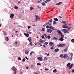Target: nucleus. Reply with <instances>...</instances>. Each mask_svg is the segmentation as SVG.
Returning a JSON list of instances; mask_svg holds the SVG:
<instances>
[{"label": "nucleus", "instance_id": "f257e3e1", "mask_svg": "<svg viewBox=\"0 0 74 74\" xmlns=\"http://www.w3.org/2000/svg\"><path fill=\"white\" fill-rule=\"evenodd\" d=\"M70 30V29L69 28L68 29H63L62 30V31L64 32V33H66V32H67L69 30Z\"/></svg>", "mask_w": 74, "mask_h": 74}, {"label": "nucleus", "instance_id": "f03ea898", "mask_svg": "<svg viewBox=\"0 0 74 74\" xmlns=\"http://www.w3.org/2000/svg\"><path fill=\"white\" fill-rule=\"evenodd\" d=\"M57 32L59 35H60L61 37H62V32H61V31L60 30H57Z\"/></svg>", "mask_w": 74, "mask_h": 74}, {"label": "nucleus", "instance_id": "7ed1b4c3", "mask_svg": "<svg viewBox=\"0 0 74 74\" xmlns=\"http://www.w3.org/2000/svg\"><path fill=\"white\" fill-rule=\"evenodd\" d=\"M57 46L58 47H64V46H65V44H58Z\"/></svg>", "mask_w": 74, "mask_h": 74}, {"label": "nucleus", "instance_id": "20e7f679", "mask_svg": "<svg viewBox=\"0 0 74 74\" xmlns=\"http://www.w3.org/2000/svg\"><path fill=\"white\" fill-rule=\"evenodd\" d=\"M35 17H36V19H35L36 21H37L40 20V17L39 16H38L36 15Z\"/></svg>", "mask_w": 74, "mask_h": 74}, {"label": "nucleus", "instance_id": "39448f33", "mask_svg": "<svg viewBox=\"0 0 74 74\" xmlns=\"http://www.w3.org/2000/svg\"><path fill=\"white\" fill-rule=\"evenodd\" d=\"M49 45L50 46H51V47H54L55 45L52 42H50L49 43Z\"/></svg>", "mask_w": 74, "mask_h": 74}, {"label": "nucleus", "instance_id": "423d86ee", "mask_svg": "<svg viewBox=\"0 0 74 74\" xmlns=\"http://www.w3.org/2000/svg\"><path fill=\"white\" fill-rule=\"evenodd\" d=\"M62 23H63L65 25H67L68 24V23L66 21H62Z\"/></svg>", "mask_w": 74, "mask_h": 74}, {"label": "nucleus", "instance_id": "0eeeda50", "mask_svg": "<svg viewBox=\"0 0 74 74\" xmlns=\"http://www.w3.org/2000/svg\"><path fill=\"white\" fill-rule=\"evenodd\" d=\"M37 59L38 60H40V61H42V58L41 57H38Z\"/></svg>", "mask_w": 74, "mask_h": 74}, {"label": "nucleus", "instance_id": "6e6552de", "mask_svg": "<svg viewBox=\"0 0 74 74\" xmlns=\"http://www.w3.org/2000/svg\"><path fill=\"white\" fill-rule=\"evenodd\" d=\"M47 31L48 33H51L52 32V30L50 29H48L47 30Z\"/></svg>", "mask_w": 74, "mask_h": 74}, {"label": "nucleus", "instance_id": "1a4fd4ad", "mask_svg": "<svg viewBox=\"0 0 74 74\" xmlns=\"http://www.w3.org/2000/svg\"><path fill=\"white\" fill-rule=\"evenodd\" d=\"M45 41V40H43L41 39L39 40L40 42H41V43H43V42H44Z\"/></svg>", "mask_w": 74, "mask_h": 74}, {"label": "nucleus", "instance_id": "9d476101", "mask_svg": "<svg viewBox=\"0 0 74 74\" xmlns=\"http://www.w3.org/2000/svg\"><path fill=\"white\" fill-rule=\"evenodd\" d=\"M46 25H47V26H51V25H52V24H50L49 23V22L48 23H46Z\"/></svg>", "mask_w": 74, "mask_h": 74}, {"label": "nucleus", "instance_id": "9b49d317", "mask_svg": "<svg viewBox=\"0 0 74 74\" xmlns=\"http://www.w3.org/2000/svg\"><path fill=\"white\" fill-rule=\"evenodd\" d=\"M67 55L65 54L64 55V56H63V58H64V59H66V58H67Z\"/></svg>", "mask_w": 74, "mask_h": 74}, {"label": "nucleus", "instance_id": "f8f14e48", "mask_svg": "<svg viewBox=\"0 0 74 74\" xmlns=\"http://www.w3.org/2000/svg\"><path fill=\"white\" fill-rule=\"evenodd\" d=\"M12 70H13V71H16V69L15 68V67L14 66H13L12 68Z\"/></svg>", "mask_w": 74, "mask_h": 74}, {"label": "nucleus", "instance_id": "ddd939ff", "mask_svg": "<svg viewBox=\"0 0 74 74\" xmlns=\"http://www.w3.org/2000/svg\"><path fill=\"white\" fill-rule=\"evenodd\" d=\"M10 18H11V19H12L13 18V17L14 16V15L13 14H11L10 15Z\"/></svg>", "mask_w": 74, "mask_h": 74}, {"label": "nucleus", "instance_id": "4468645a", "mask_svg": "<svg viewBox=\"0 0 74 74\" xmlns=\"http://www.w3.org/2000/svg\"><path fill=\"white\" fill-rule=\"evenodd\" d=\"M24 34L25 36H26V37H28L29 36V34L28 33L26 34V33H24Z\"/></svg>", "mask_w": 74, "mask_h": 74}, {"label": "nucleus", "instance_id": "2eb2a0df", "mask_svg": "<svg viewBox=\"0 0 74 74\" xmlns=\"http://www.w3.org/2000/svg\"><path fill=\"white\" fill-rule=\"evenodd\" d=\"M62 27H63V28H65L66 29V28H69V27H68V26H67V25H63L62 26Z\"/></svg>", "mask_w": 74, "mask_h": 74}, {"label": "nucleus", "instance_id": "dca6fc26", "mask_svg": "<svg viewBox=\"0 0 74 74\" xmlns=\"http://www.w3.org/2000/svg\"><path fill=\"white\" fill-rule=\"evenodd\" d=\"M71 57L70 58V60L71 61V60H72V56H73V53H71Z\"/></svg>", "mask_w": 74, "mask_h": 74}, {"label": "nucleus", "instance_id": "f3484780", "mask_svg": "<svg viewBox=\"0 0 74 74\" xmlns=\"http://www.w3.org/2000/svg\"><path fill=\"white\" fill-rule=\"evenodd\" d=\"M28 39L29 42H32V38L29 37L28 38Z\"/></svg>", "mask_w": 74, "mask_h": 74}, {"label": "nucleus", "instance_id": "a211bd4d", "mask_svg": "<svg viewBox=\"0 0 74 74\" xmlns=\"http://www.w3.org/2000/svg\"><path fill=\"white\" fill-rule=\"evenodd\" d=\"M74 64H72L69 67V68H70V69H71L73 66Z\"/></svg>", "mask_w": 74, "mask_h": 74}, {"label": "nucleus", "instance_id": "6ab92c4d", "mask_svg": "<svg viewBox=\"0 0 74 74\" xmlns=\"http://www.w3.org/2000/svg\"><path fill=\"white\" fill-rule=\"evenodd\" d=\"M60 4H62V2H59L58 3L56 4V5H60Z\"/></svg>", "mask_w": 74, "mask_h": 74}, {"label": "nucleus", "instance_id": "aec40b11", "mask_svg": "<svg viewBox=\"0 0 74 74\" xmlns=\"http://www.w3.org/2000/svg\"><path fill=\"white\" fill-rule=\"evenodd\" d=\"M59 40H60V41H63V38H62V37H61V38L59 39Z\"/></svg>", "mask_w": 74, "mask_h": 74}, {"label": "nucleus", "instance_id": "412c9836", "mask_svg": "<svg viewBox=\"0 0 74 74\" xmlns=\"http://www.w3.org/2000/svg\"><path fill=\"white\" fill-rule=\"evenodd\" d=\"M70 64H71L69 62L67 64L66 66L67 67H69V66H70Z\"/></svg>", "mask_w": 74, "mask_h": 74}, {"label": "nucleus", "instance_id": "4be33fe9", "mask_svg": "<svg viewBox=\"0 0 74 74\" xmlns=\"http://www.w3.org/2000/svg\"><path fill=\"white\" fill-rule=\"evenodd\" d=\"M53 40H58V38L56 37H53Z\"/></svg>", "mask_w": 74, "mask_h": 74}, {"label": "nucleus", "instance_id": "5701e85b", "mask_svg": "<svg viewBox=\"0 0 74 74\" xmlns=\"http://www.w3.org/2000/svg\"><path fill=\"white\" fill-rule=\"evenodd\" d=\"M54 20L55 21H58V19L57 18H55L54 19Z\"/></svg>", "mask_w": 74, "mask_h": 74}, {"label": "nucleus", "instance_id": "b1692460", "mask_svg": "<svg viewBox=\"0 0 74 74\" xmlns=\"http://www.w3.org/2000/svg\"><path fill=\"white\" fill-rule=\"evenodd\" d=\"M14 8L16 10H17V9H18V7L15 6H14Z\"/></svg>", "mask_w": 74, "mask_h": 74}, {"label": "nucleus", "instance_id": "393cba45", "mask_svg": "<svg viewBox=\"0 0 74 74\" xmlns=\"http://www.w3.org/2000/svg\"><path fill=\"white\" fill-rule=\"evenodd\" d=\"M14 44H15L16 45V47H17V44H18V42L16 41L14 42Z\"/></svg>", "mask_w": 74, "mask_h": 74}, {"label": "nucleus", "instance_id": "a878e982", "mask_svg": "<svg viewBox=\"0 0 74 74\" xmlns=\"http://www.w3.org/2000/svg\"><path fill=\"white\" fill-rule=\"evenodd\" d=\"M48 59V58L47 57H45L44 59V60H47Z\"/></svg>", "mask_w": 74, "mask_h": 74}, {"label": "nucleus", "instance_id": "bb28decb", "mask_svg": "<svg viewBox=\"0 0 74 74\" xmlns=\"http://www.w3.org/2000/svg\"><path fill=\"white\" fill-rule=\"evenodd\" d=\"M59 51V49H55V52H58Z\"/></svg>", "mask_w": 74, "mask_h": 74}, {"label": "nucleus", "instance_id": "cd10ccee", "mask_svg": "<svg viewBox=\"0 0 74 74\" xmlns=\"http://www.w3.org/2000/svg\"><path fill=\"white\" fill-rule=\"evenodd\" d=\"M41 4L43 6H45V3L44 2H43L41 3Z\"/></svg>", "mask_w": 74, "mask_h": 74}, {"label": "nucleus", "instance_id": "c85d7f7f", "mask_svg": "<svg viewBox=\"0 0 74 74\" xmlns=\"http://www.w3.org/2000/svg\"><path fill=\"white\" fill-rule=\"evenodd\" d=\"M5 40H6V41H8V40H9V39H8V37H6Z\"/></svg>", "mask_w": 74, "mask_h": 74}, {"label": "nucleus", "instance_id": "c756f323", "mask_svg": "<svg viewBox=\"0 0 74 74\" xmlns=\"http://www.w3.org/2000/svg\"><path fill=\"white\" fill-rule=\"evenodd\" d=\"M33 9H34V8L32 7H30V10H33Z\"/></svg>", "mask_w": 74, "mask_h": 74}, {"label": "nucleus", "instance_id": "7c9ffc66", "mask_svg": "<svg viewBox=\"0 0 74 74\" xmlns=\"http://www.w3.org/2000/svg\"><path fill=\"white\" fill-rule=\"evenodd\" d=\"M63 56H64L63 55L61 54L60 55V58H63Z\"/></svg>", "mask_w": 74, "mask_h": 74}, {"label": "nucleus", "instance_id": "2f4dec72", "mask_svg": "<svg viewBox=\"0 0 74 74\" xmlns=\"http://www.w3.org/2000/svg\"><path fill=\"white\" fill-rule=\"evenodd\" d=\"M29 53V51H26L25 50V54H27Z\"/></svg>", "mask_w": 74, "mask_h": 74}, {"label": "nucleus", "instance_id": "473e14b6", "mask_svg": "<svg viewBox=\"0 0 74 74\" xmlns=\"http://www.w3.org/2000/svg\"><path fill=\"white\" fill-rule=\"evenodd\" d=\"M49 29H53V27H52V26H50L49 27Z\"/></svg>", "mask_w": 74, "mask_h": 74}, {"label": "nucleus", "instance_id": "72a5a7b5", "mask_svg": "<svg viewBox=\"0 0 74 74\" xmlns=\"http://www.w3.org/2000/svg\"><path fill=\"white\" fill-rule=\"evenodd\" d=\"M56 71H57L56 69H54L53 71V73H56Z\"/></svg>", "mask_w": 74, "mask_h": 74}, {"label": "nucleus", "instance_id": "f704fd0d", "mask_svg": "<svg viewBox=\"0 0 74 74\" xmlns=\"http://www.w3.org/2000/svg\"><path fill=\"white\" fill-rule=\"evenodd\" d=\"M27 33H28L29 34H32V32H28V31H27Z\"/></svg>", "mask_w": 74, "mask_h": 74}, {"label": "nucleus", "instance_id": "c9c22d12", "mask_svg": "<svg viewBox=\"0 0 74 74\" xmlns=\"http://www.w3.org/2000/svg\"><path fill=\"white\" fill-rule=\"evenodd\" d=\"M53 25H56V22L54 21H53Z\"/></svg>", "mask_w": 74, "mask_h": 74}, {"label": "nucleus", "instance_id": "e433bc0d", "mask_svg": "<svg viewBox=\"0 0 74 74\" xmlns=\"http://www.w3.org/2000/svg\"><path fill=\"white\" fill-rule=\"evenodd\" d=\"M51 49L53 50L54 49H55V48L53 47H51L50 48Z\"/></svg>", "mask_w": 74, "mask_h": 74}, {"label": "nucleus", "instance_id": "4c0bfd02", "mask_svg": "<svg viewBox=\"0 0 74 74\" xmlns=\"http://www.w3.org/2000/svg\"><path fill=\"white\" fill-rule=\"evenodd\" d=\"M64 52H67V49L65 48L64 49Z\"/></svg>", "mask_w": 74, "mask_h": 74}, {"label": "nucleus", "instance_id": "58836bf2", "mask_svg": "<svg viewBox=\"0 0 74 74\" xmlns=\"http://www.w3.org/2000/svg\"><path fill=\"white\" fill-rule=\"evenodd\" d=\"M48 44V42H45L44 43V44L45 45H47Z\"/></svg>", "mask_w": 74, "mask_h": 74}, {"label": "nucleus", "instance_id": "ea45409f", "mask_svg": "<svg viewBox=\"0 0 74 74\" xmlns=\"http://www.w3.org/2000/svg\"><path fill=\"white\" fill-rule=\"evenodd\" d=\"M34 53V51H32L30 53V55H32V53Z\"/></svg>", "mask_w": 74, "mask_h": 74}, {"label": "nucleus", "instance_id": "a19ab883", "mask_svg": "<svg viewBox=\"0 0 74 74\" xmlns=\"http://www.w3.org/2000/svg\"><path fill=\"white\" fill-rule=\"evenodd\" d=\"M47 38H48V39H49V38H51V36H47Z\"/></svg>", "mask_w": 74, "mask_h": 74}, {"label": "nucleus", "instance_id": "79ce46f5", "mask_svg": "<svg viewBox=\"0 0 74 74\" xmlns=\"http://www.w3.org/2000/svg\"><path fill=\"white\" fill-rule=\"evenodd\" d=\"M37 65H38V66H41V64L40 63H37Z\"/></svg>", "mask_w": 74, "mask_h": 74}, {"label": "nucleus", "instance_id": "37998d69", "mask_svg": "<svg viewBox=\"0 0 74 74\" xmlns=\"http://www.w3.org/2000/svg\"><path fill=\"white\" fill-rule=\"evenodd\" d=\"M18 60H21V58L20 57H18Z\"/></svg>", "mask_w": 74, "mask_h": 74}, {"label": "nucleus", "instance_id": "c03bdc74", "mask_svg": "<svg viewBox=\"0 0 74 74\" xmlns=\"http://www.w3.org/2000/svg\"><path fill=\"white\" fill-rule=\"evenodd\" d=\"M71 42H74V39H72Z\"/></svg>", "mask_w": 74, "mask_h": 74}, {"label": "nucleus", "instance_id": "a18cd8bd", "mask_svg": "<svg viewBox=\"0 0 74 74\" xmlns=\"http://www.w3.org/2000/svg\"><path fill=\"white\" fill-rule=\"evenodd\" d=\"M49 21V23L50 22H52V19H50Z\"/></svg>", "mask_w": 74, "mask_h": 74}, {"label": "nucleus", "instance_id": "49530a36", "mask_svg": "<svg viewBox=\"0 0 74 74\" xmlns=\"http://www.w3.org/2000/svg\"><path fill=\"white\" fill-rule=\"evenodd\" d=\"M26 59L25 58H23V59L22 62H25V60Z\"/></svg>", "mask_w": 74, "mask_h": 74}, {"label": "nucleus", "instance_id": "de8ad7c7", "mask_svg": "<svg viewBox=\"0 0 74 74\" xmlns=\"http://www.w3.org/2000/svg\"><path fill=\"white\" fill-rule=\"evenodd\" d=\"M42 30L43 31V32H45V29L44 28H42Z\"/></svg>", "mask_w": 74, "mask_h": 74}, {"label": "nucleus", "instance_id": "09e8293b", "mask_svg": "<svg viewBox=\"0 0 74 74\" xmlns=\"http://www.w3.org/2000/svg\"><path fill=\"white\" fill-rule=\"evenodd\" d=\"M31 27V26H27V28L28 29H30Z\"/></svg>", "mask_w": 74, "mask_h": 74}, {"label": "nucleus", "instance_id": "8fccbe9b", "mask_svg": "<svg viewBox=\"0 0 74 74\" xmlns=\"http://www.w3.org/2000/svg\"><path fill=\"white\" fill-rule=\"evenodd\" d=\"M33 44V43H32V42H30V43H29V44L30 45H31L32 46V44Z\"/></svg>", "mask_w": 74, "mask_h": 74}, {"label": "nucleus", "instance_id": "3c124183", "mask_svg": "<svg viewBox=\"0 0 74 74\" xmlns=\"http://www.w3.org/2000/svg\"><path fill=\"white\" fill-rule=\"evenodd\" d=\"M4 36H6V35H7V33H6L5 32L4 33Z\"/></svg>", "mask_w": 74, "mask_h": 74}, {"label": "nucleus", "instance_id": "603ef678", "mask_svg": "<svg viewBox=\"0 0 74 74\" xmlns=\"http://www.w3.org/2000/svg\"><path fill=\"white\" fill-rule=\"evenodd\" d=\"M45 70V71H48L49 70V69H46Z\"/></svg>", "mask_w": 74, "mask_h": 74}, {"label": "nucleus", "instance_id": "864d4df0", "mask_svg": "<svg viewBox=\"0 0 74 74\" xmlns=\"http://www.w3.org/2000/svg\"><path fill=\"white\" fill-rule=\"evenodd\" d=\"M20 36H21V37H22V34H19Z\"/></svg>", "mask_w": 74, "mask_h": 74}, {"label": "nucleus", "instance_id": "5fc2aeb1", "mask_svg": "<svg viewBox=\"0 0 74 74\" xmlns=\"http://www.w3.org/2000/svg\"><path fill=\"white\" fill-rule=\"evenodd\" d=\"M46 27L47 29H48V28H49V26H47Z\"/></svg>", "mask_w": 74, "mask_h": 74}, {"label": "nucleus", "instance_id": "6e6d98bb", "mask_svg": "<svg viewBox=\"0 0 74 74\" xmlns=\"http://www.w3.org/2000/svg\"><path fill=\"white\" fill-rule=\"evenodd\" d=\"M41 37L42 38H44V36H42Z\"/></svg>", "mask_w": 74, "mask_h": 74}, {"label": "nucleus", "instance_id": "4d7b16f0", "mask_svg": "<svg viewBox=\"0 0 74 74\" xmlns=\"http://www.w3.org/2000/svg\"><path fill=\"white\" fill-rule=\"evenodd\" d=\"M34 44L35 45H37V43H36V42H35L34 43Z\"/></svg>", "mask_w": 74, "mask_h": 74}, {"label": "nucleus", "instance_id": "13d9d810", "mask_svg": "<svg viewBox=\"0 0 74 74\" xmlns=\"http://www.w3.org/2000/svg\"><path fill=\"white\" fill-rule=\"evenodd\" d=\"M53 28L54 29H53L54 30H57L56 29L54 28V27H53Z\"/></svg>", "mask_w": 74, "mask_h": 74}, {"label": "nucleus", "instance_id": "bf43d9fd", "mask_svg": "<svg viewBox=\"0 0 74 74\" xmlns=\"http://www.w3.org/2000/svg\"><path fill=\"white\" fill-rule=\"evenodd\" d=\"M44 35L45 37H46V38H47V35H46V34H45Z\"/></svg>", "mask_w": 74, "mask_h": 74}, {"label": "nucleus", "instance_id": "052dcab7", "mask_svg": "<svg viewBox=\"0 0 74 74\" xmlns=\"http://www.w3.org/2000/svg\"><path fill=\"white\" fill-rule=\"evenodd\" d=\"M38 8H39V9H40V10H41V7H39L38 6Z\"/></svg>", "mask_w": 74, "mask_h": 74}, {"label": "nucleus", "instance_id": "680f3d73", "mask_svg": "<svg viewBox=\"0 0 74 74\" xmlns=\"http://www.w3.org/2000/svg\"><path fill=\"white\" fill-rule=\"evenodd\" d=\"M47 56H48V55H49V53L47 54V53H46Z\"/></svg>", "mask_w": 74, "mask_h": 74}, {"label": "nucleus", "instance_id": "e2e57ef3", "mask_svg": "<svg viewBox=\"0 0 74 74\" xmlns=\"http://www.w3.org/2000/svg\"><path fill=\"white\" fill-rule=\"evenodd\" d=\"M43 47H44L45 48V45H43Z\"/></svg>", "mask_w": 74, "mask_h": 74}, {"label": "nucleus", "instance_id": "0e129e2a", "mask_svg": "<svg viewBox=\"0 0 74 74\" xmlns=\"http://www.w3.org/2000/svg\"><path fill=\"white\" fill-rule=\"evenodd\" d=\"M38 45H40L41 44V43H40L39 42H38Z\"/></svg>", "mask_w": 74, "mask_h": 74}, {"label": "nucleus", "instance_id": "69168bd1", "mask_svg": "<svg viewBox=\"0 0 74 74\" xmlns=\"http://www.w3.org/2000/svg\"><path fill=\"white\" fill-rule=\"evenodd\" d=\"M47 2H49V0H46Z\"/></svg>", "mask_w": 74, "mask_h": 74}, {"label": "nucleus", "instance_id": "338daca9", "mask_svg": "<svg viewBox=\"0 0 74 74\" xmlns=\"http://www.w3.org/2000/svg\"><path fill=\"white\" fill-rule=\"evenodd\" d=\"M72 72H73V73H74V69L72 70Z\"/></svg>", "mask_w": 74, "mask_h": 74}, {"label": "nucleus", "instance_id": "774afa93", "mask_svg": "<svg viewBox=\"0 0 74 74\" xmlns=\"http://www.w3.org/2000/svg\"><path fill=\"white\" fill-rule=\"evenodd\" d=\"M38 73H37V72H36V73H35V74H38Z\"/></svg>", "mask_w": 74, "mask_h": 74}]
</instances>
